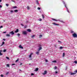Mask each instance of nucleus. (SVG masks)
Returning a JSON list of instances; mask_svg holds the SVG:
<instances>
[{
	"mask_svg": "<svg viewBox=\"0 0 77 77\" xmlns=\"http://www.w3.org/2000/svg\"><path fill=\"white\" fill-rule=\"evenodd\" d=\"M15 63L12 64V65H15Z\"/></svg>",
	"mask_w": 77,
	"mask_h": 77,
	"instance_id": "obj_52",
	"label": "nucleus"
},
{
	"mask_svg": "<svg viewBox=\"0 0 77 77\" xmlns=\"http://www.w3.org/2000/svg\"><path fill=\"white\" fill-rule=\"evenodd\" d=\"M18 11V10H14V12H17Z\"/></svg>",
	"mask_w": 77,
	"mask_h": 77,
	"instance_id": "obj_18",
	"label": "nucleus"
},
{
	"mask_svg": "<svg viewBox=\"0 0 77 77\" xmlns=\"http://www.w3.org/2000/svg\"><path fill=\"white\" fill-rule=\"evenodd\" d=\"M4 22H5V20H4Z\"/></svg>",
	"mask_w": 77,
	"mask_h": 77,
	"instance_id": "obj_62",
	"label": "nucleus"
},
{
	"mask_svg": "<svg viewBox=\"0 0 77 77\" xmlns=\"http://www.w3.org/2000/svg\"><path fill=\"white\" fill-rule=\"evenodd\" d=\"M42 35H39L40 38H41L42 37Z\"/></svg>",
	"mask_w": 77,
	"mask_h": 77,
	"instance_id": "obj_35",
	"label": "nucleus"
},
{
	"mask_svg": "<svg viewBox=\"0 0 77 77\" xmlns=\"http://www.w3.org/2000/svg\"><path fill=\"white\" fill-rule=\"evenodd\" d=\"M38 69H39L38 68H36L35 69V71H38Z\"/></svg>",
	"mask_w": 77,
	"mask_h": 77,
	"instance_id": "obj_15",
	"label": "nucleus"
},
{
	"mask_svg": "<svg viewBox=\"0 0 77 77\" xmlns=\"http://www.w3.org/2000/svg\"><path fill=\"white\" fill-rule=\"evenodd\" d=\"M27 31L28 32H31V29H27Z\"/></svg>",
	"mask_w": 77,
	"mask_h": 77,
	"instance_id": "obj_10",
	"label": "nucleus"
},
{
	"mask_svg": "<svg viewBox=\"0 0 77 77\" xmlns=\"http://www.w3.org/2000/svg\"><path fill=\"white\" fill-rule=\"evenodd\" d=\"M52 62H53V63H56V62H57V61L56 60H54V61H52Z\"/></svg>",
	"mask_w": 77,
	"mask_h": 77,
	"instance_id": "obj_13",
	"label": "nucleus"
},
{
	"mask_svg": "<svg viewBox=\"0 0 77 77\" xmlns=\"http://www.w3.org/2000/svg\"><path fill=\"white\" fill-rule=\"evenodd\" d=\"M22 65V63H20V65Z\"/></svg>",
	"mask_w": 77,
	"mask_h": 77,
	"instance_id": "obj_58",
	"label": "nucleus"
},
{
	"mask_svg": "<svg viewBox=\"0 0 77 77\" xmlns=\"http://www.w3.org/2000/svg\"><path fill=\"white\" fill-rule=\"evenodd\" d=\"M6 49L4 50L3 52H6Z\"/></svg>",
	"mask_w": 77,
	"mask_h": 77,
	"instance_id": "obj_31",
	"label": "nucleus"
},
{
	"mask_svg": "<svg viewBox=\"0 0 77 77\" xmlns=\"http://www.w3.org/2000/svg\"><path fill=\"white\" fill-rule=\"evenodd\" d=\"M0 55H3V54L1 53L0 54Z\"/></svg>",
	"mask_w": 77,
	"mask_h": 77,
	"instance_id": "obj_55",
	"label": "nucleus"
},
{
	"mask_svg": "<svg viewBox=\"0 0 77 77\" xmlns=\"http://www.w3.org/2000/svg\"><path fill=\"white\" fill-rule=\"evenodd\" d=\"M77 72V70H76L75 71H74V72H71L70 73V75H75Z\"/></svg>",
	"mask_w": 77,
	"mask_h": 77,
	"instance_id": "obj_1",
	"label": "nucleus"
},
{
	"mask_svg": "<svg viewBox=\"0 0 77 77\" xmlns=\"http://www.w3.org/2000/svg\"><path fill=\"white\" fill-rule=\"evenodd\" d=\"M52 24H53L55 26H59V24H57V23H52Z\"/></svg>",
	"mask_w": 77,
	"mask_h": 77,
	"instance_id": "obj_5",
	"label": "nucleus"
},
{
	"mask_svg": "<svg viewBox=\"0 0 77 77\" xmlns=\"http://www.w3.org/2000/svg\"><path fill=\"white\" fill-rule=\"evenodd\" d=\"M22 33L23 34V35H27V32L26 31H23L22 32Z\"/></svg>",
	"mask_w": 77,
	"mask_h": 77,
	"instance_id": "obj_4",
	"label": "nucleus"
},
{
	"mask_svg": "<svg viewBox=\"0 0 77 77\" xmlns=\"http://www.w3.org/2000/svg\"><path fill=\"white\" fill-rule=\"evenodd\" d=\"M65 52H63V57H64V56H65Z\"/></svg>",
	"mask_w": 77,
	"mask_h": 77,
	"instance_id": "obj_16",
	"label": "nucleus"
},
{
	"mask_svg": "<svg viewBox=\"0 0 77 77\" xmlns=\"http://www.w3.org/2000/svg\"><path fill=\"white\" fill-rule=\"evenodd\" d=\"M3 40L4 41H6V39H5V38H3Z\"/></svg>",
	"mask_w": 77,
	"mask_h": 77,
	"instance_id": "obj_49",
	"label": "nucleus"
},
{
	"mask_svg": "<svg viewBox=\"0 0 77 77\" xmlns=\"http://www.w3.org/2000/svg\"><path fill=\"white\" fill-rule=\"evenodd\" d=\"M6 33V32L5 31V32H3V33Z\"/></svg>",
	"mask_w": 77,
	"mask_h": 77,
	"instance_id": "obj_48",
	"label": "nucleus"
},
{
	"mask_svg": "<svg viewBox=\"0 0 77 77\" xmlns=\"http://www.w3.org/2000/svg\"><path fill=\"white\" fill-rule=\"evenodd\" d=\"M2 2V0H0V2Z\"/></svg>",
	"mask_w": 77,
	"mask_h": 77,
	"instance_id": "obj_60",
	"label": "nucleus"
},
{
	"mask_svg": "<svg viewBox=\"0 0 77 77\" xmlns=\"http://www.w3.org/2000/svg\"><path fill=\"white\" fill-rule=\"evenodd\" d=\"M9 33L11 34L12 35H14V32H13V31H12L11 32H10Z\"/></svg>",
	"mask_w": 77,
	"mask_h": 77,
	"instance_id": "obj_7",
	"label": "nucleus"
},
{
	"mask_svg": "<svg viewBox=\"0 0 77 77\" xmlns=\"http://www.w3.org/2000/svg\"><path fill=\"white\" fill-rule=\"evenodd\" d=\"M45 62H48V60H45Z\"/></svg>",
	"mask_w": 77,
	"mask_h": 77,
	"instance_id": "obj_42",
	"label": "nucleus"
},
{
	"mask_svg": "<svg viewBox=\"0 0 77 77\" xmlns=\"http://www.w3.org/2000/svg\"><path fill=\"white\" fill-rule=\"evenodd\" d=\"M11 2H15V1H14L11 0Z\"/></svg>",
	"mask_w": 77,
	"mask_h": 77,
	"instance_id": "obj_53",
	"label": "nucleus"
},
{
	"mask_svg": "<svg viewBox=\"0 0 77 77\" xmlns=\"http://www.w3.org/2000/svg\"><path fill=\"white\" fill-rule=\"evenodd\" d=\"M31 75H34V74L32 73H31Z\"/></svg>",
	"mask_w": 77,
	"mask_h": 77,
	"instance_id": "obj_40",
	"label": "nucleus"
},
{
	"mask_svg": "<svg viewBox=\"0 0 77 77\" xmlns=\"http://www.w3.org/2000/svg\"><path fill=\"white\" fill-rule=\"evenodd\" d=\"M10 12H11V13H13V12H14V11H13V10H11L10 11Z\"/></svg>",
	"mask_w": 77,
	"mask_h": 77,
	"instance_id": "obj_29",
	"label": "nucleus"
},
{
	"mask_svg": "<svg viewBox=\"0 0 77 77\" xmlns=\"http://www.w3.org/2000/svg\"><path fill=\"white\" fill-rule=\"evenodd\" d=\"M41 45H39L38 46V47H41Z\"/></svg>",
	"mask_w": 77,
	"mask_h": 77,
	"instance_id": "obj_50",
	"label": "nucleus"
},
{
	"mask_svg": "<svg viewBox=\"0 0 77 77\" xmlns=\"http://www.w3.org/2000/svg\"><path fill=\"white\" fill-rule=\"evenodd\" d=\"M19 32L18 29H17L15 31V33H17V32Z\"/></svg>",
	"mask_w": 77,
	"mask_h": 77,
	"instance_id": "obj_12",
	"label": "nucleus"
},
{
	"mask_svg": "<svg viewBox=\"0 0 77 77\" xmlns=\"http://www.w3.org/2000/svg\"><path fill=\"white\" fill-rule=\"evenodd\" d=\"M6 59H8V60L9 59V57H6Z\"/></svg>",
	"mask_w": 77,
	"mask_h": 77,
	"instance_id": "obj_33",
	"label": "nucleus"
},
{
	"mask_svg": "<svg viewBox=\"0 0 77 77\" xmlns=\"http://www.w3.org/2000/svg\"><path fill=\"white\" fill-rule=\"evenodd\" d=\"M0 8H2V5H0Z\"/></svg>",
	"mask_w": 77,
	"mask_h": 77,
	"instance_id": "obj_46",
	"label": "nucleus"
},
{
	"mask_svg": "<svg viewBox=\"0 0 77 77\" xmlns=\"http://www.w3.org/2000/svg\"><path fill=\"white\" fill-rule=\"evenodd\" d=\"M54 21H58L57 20H56L54 19H52Z\"/></svg>",
	"mask_w": 77,
	"mask_h": 77,
	"instance_id": "obj_21",
	"label": "nucleus"
},
{
	"mask_svg": "<svg viewBox=\"0 0 77 77\" xmlns=\"http://www.w3.org/2000/svg\"><path fill=\"white\" fill-rule=\"evenodd\" d=\"M35 35H32V36L31 38H33L34 37H35Z\"/></svg>",
	"mask_w": 77,
	"mask_h": 77,
	"instance_id": "obj_25",
	"label": "nucleus"
},
{
	"mask_svg": "<svg viewBox=\"0 0 77 77\" xmlns=\"http://www.w3.org/2000/svg\"><path fill=\"white\" fill-rule=\"evenodd\" d=\"M57 69V67L56 66H55L54 67V69Z\"/></svg>",
	"mask_w": 77,
	"mask_h": 77,
	"instance_id": "obj_28",
	"label": "nucleus"
},
{
	"mask_svg": "<svg viewBox=\"0 0 77 77\" xmlns=\"http://www.w3.org/2000/svg\"><path fill=\"white\" fill-rule=\"evenodd\" d=\"M63 3L64 5H65V7H66V10H67V12H69V11L68 10V8H67V7H66V4H65V3L64 2H63Z\"/></svg>",
	"mask_w": 77,
	"mask_h": 77,
	"instance_id": "obj_2",
	"label": "nucleus"
},
{
	"mask_svg": "<svg viewBox=\"0 0 77 77\" xmlns=\"http://www.w3.org/2000/svg\"><path fill=\"white\" fill-rule=\"evenodd\" d=\"M19 60L18 59H17V60H16V62H18V61Z\"/></svg>",
	"mask_w": 77,
	"mask_h": 77,
	"instance_id": "obj_38",
	"label": "nucleus"
},
{
	"mask_svg": "<svg viewBox=\"0 0 77 77\" xmlns=\"http://www.w3.org/2000/svg\"><path fill=\"white\" fill-rule=\"evenodd\" d=\"M3 26H0V29H1V28H3Z\"/></svg>",
	"mask_w": 77,
	"mask_h": 77,
	"instance_id": "obj_44",
	"label": "nucleus"
},
{
	"mask_svg": "<svg viewBox=\"0 0 77 77\" xmlns=\"http://www.w3.org/2000/svg\"><path fill=\"white\" fill-rule=\"evenodd\" d=\"M38 20L40 21H42V19H40V20L38 19Z\"/></svg>",
	"mask_w": 77,
	"mask_h": 77,
	"instance_id": "obj_47",
	"label": "nucleus"
},
{
	"mask_svg": "<svg viewBox=\"0 0 77 77\" xmlns=\"http://www.w3.org/2000/svg\"><path fill=\"white\" fill-rule=\"evenodd\" d=\"M6 6L8 7L9 6V4H6Z\"/></svg>",
	"mask_w": 77,
	"mask_h": 77,
	"instance_id": "obj_32",
	"label": "nucleus"
},
{
	"mask_svg": "<svg viewBox=\"0 0 77 77\" xmlns=\"http://www.w3.org/2000/svg\"><path fill=\"white\" fill-rule=\"evenodd\" d=\"M59 21H60V22H61V23H65V22H64L63 21H62V20H59Z\"/></svg>",
	"mask_w": 77,
	"mask_h": 77,
	"instance_id": "obj_14",
	"label": "nucleus"
},
{
	"mask_svg": "<svg viewBox=\"0 0 77 77\" xmlns=\"http://www.w3.org/2000/svg\"><path fill=\"white\" fill-rule=\"evenodd\" d=\"M58 42H60V43L62 42H61L60 41H59V40H58Z\"/></svg>",
	"mask_w": 77,
	"mask_h": 77,
	"instance_id": "obj_45",
	"label": "nucleus"
},
{
	"mask_svg": "<svg viewBox=\"0 0 77 77\" xmlns=\"http://www.w3.org/2000/svg\"><path fill=\"white\" fill-rule=\"evenodd\" d=\"M7 66H8V67H9V64H7L6 65Z\"/></svg>",
	"mask_w": 77,
	"mask_h": 77,
	"instance_id": "obj_30",
	"label": "nucleus"
},
{
	"mask_svg": "<svg viewBox=\"0 0 77 77\" xmlns=\"http://www.w3.org/2000/svg\"><path fill=\"white\" fill-rule=\"evenodd\" d=\"M29 65H31V64L30 63V64H29Z\"/></svg>",
	"mask_w": 77,
	"mask_h": 77,
	"instance_id": "obj_64",
	"label": "nucleus"
},
{
	"mask_svg": "<svg viewBox=\"0 0 77 77\" xmlns=\"http://www.w3.org/2000/svg\"><path fill=\"white\" fill-rule=\"evenodd\" d=\"M6 36H10V34H7L6 35Z\"/></svg>",
	"mask_w": 77,
	"mask_h": 77,
	"instance_id": "obj_17",
	"label": "nucleus"
},
{
	"mask_svg": "<svg viewBox=\"0 0 77 77\" xmlns=\"http://www.w3.org/2000/svg\"><path fill=\"white\" fill-rule=\"evenodd\" d=\"M54 46L55 47H56V45H55Z\"/></svg>",
	"mask_w": 77,
	"mask_h": 77,
	"instance_id": "obj_61",
	"label": "nucleus"
},
{
	"mask_svg": "<svg viewBox=\"0 0 77 77\" xmlns=\"http://www.w3.org/2000/svg\"><path fill=\"white\" fill-rule=\"evenodd\" d=\"M47 73V71H45L44 73H43L42 74L43 75H45V74H46Z\"/></svg>",
	"mask_w": 77,
	"mask_h": 77,
	"instance_id": "obj_8",
	"label": "nucleus"
},
{
	"mask_svg": "<svg viewBox=\"0 0 77 77\" xmlns=\"http://www.w3.org/2000/svg\"><path fill=\"white\" fill-rule=\"evenodd\" d=\"M14 8H17V6H14L13 7Z\"/></svg>",
	"mask_w": 77,
	"mask_h": 77,
	"instance_id": "obj_41",
	"label": "nucleus"
},
{
	"mask_svg": "<svg viewBox=\"0 0 77 77\" xmlns=\"http://www.w3.org/2000/svg\"><path fill=\"white\" fill-rule=\"evenodd\" d=\"M36 54H39V52H36Z\"/></svg>",
	"mask_w": 77,
	"mask_h": 77,
	"instance_id": "obj_37",
	"label": "nucleus"
},
{
	"mask_svg": "<svg viewBox=\"0 0 77 77\" xmlns=\"http://www.w3.org/2000/svg\"><path fill=\"white\" fill-rule=\"evenodd\" d=\"M24 28H26L27 27V25H26L24 26Z\"/></svg>",
	"mask_w": 77,
	"mask_h": 77,
	"instance_id": "obj_43",
	"label": "nucleus"
},
{
	"mask_svg": "<svg viewBox=\"0 0 77 77\" xmlns=\"http://www.w3.org/2000/svg\"><path fill=\"white\" fill-rule=\"evenodd\" d=\"M37 9H38V10H40V9H41V8H40V7H38L37 8Z\"/></svg>",
	"mask_w": 77,
	"mask_h": 77,
	"instance_id": "obj_26",
	"label": "nucleus"
},
{
	"mask_svg": "<svg viewBox=\"0 0 77 77\" xmlns=\"http://www.w3.org/2000/svg\"><path fill=\"white\" fill-rule=\"evenodd\" d=\"M42 47H40L39 48L38 50V51H40V50H42Z\"/></svg>",
	"mask_w": 77,
	"mask_h": 77,
	"instance_id": "obj_11",
	"label": "nucleus"
},
{
	"mask_svg": "<svg viewBox=\"0 0 77 77\" xmlns=\"http://www.w3.org/2000/svg\"><path fill=\"white\" fill-rule=\"evenodd\" d=\"M5 44V42H2V44L1 45V46H2V45H3L4 44Z\"/></svg>",
	"mask_w": 77,
	"mask_h": 77,
	"instance_id": "obj_23",
	"label": "nucleus"
},
{
	"mask_svg": "<svg viewBox=\"0 0 77 77\" xmlns=\"http://www.w3.org/2000/svg\"><path fill=\"white\" fill-rule=\"evenodd\" d=\"M66 69H67V67H66Z\"/></svg>",
	"mask_w": 77,
	"mask_h": 77,
	"instance_id": "obj_59",
	"label": "nucleus"
},
{
	"mask_svg": "<svg viewBox=\"0 0 77 77\" xmlns=\"http://www.w3.org/2000/svg\"><path fill=\"white\" fill-rule=\"evenodd\" d=\"M36 4H37V5L39 4V2H38V1H36Z\"/></svg>",
	"mask_w": 77,
	"mask_h": 77,
	"instance_id": "obj_19",
	"label": "nucleus"
},
{
	"mask_svg": "<svg viewBox=\"0 0 77 77\" xmlns=\"http://www.w3.org/2000/svg\"><path fill=\"white\" fill-rule=\"evenodd\" d=\"M8 73H9V72H8L6 73V74H8Z\"/></svg>",
	"mask_w": 77,
	"mask_h": 77,
	"instance_id": "obj_57",
	"label": "nucleus"
},
{
	"mask_svg": "<svg viewBox=\"0 0 77 77\" xmlns=\"http://www.w3.org/2000/svg\"><path fill=\"white\" fill-rule=\"evenodd\" d=\"M19 71H21V69H19Z\"/></svg>",
	"mask_w": 77,
	"mask_h": 77,
	"instance_id": "obj_63",
	"label": "nucleus"
},
{
	"mask_svg": "<svg viewBox=\"0 0 77 77\" xmlns=\"http://www.w3.org/2000/svg\"><path fill=\"white\" fill-rule=\"evenodd\" d=\"M21 25L22 26H24V25H23V24H21Z\"/></svg>",
	"mask_w": 77,
	"mask_h": 77,
	"instance_id": "obj_54",
	"label": "nucleus"
},
{
	"mask_svg": "<svg viewBox=\"0 0 77 77\" xmlns=\"http://www.w3.org/2000/svg\"><path fill=\"white\" fill-rule=\"evenodd\" d=\"M26 8L28 10L30 9V8H29V7L28 6L26 7Z\"/></svg>",
	"mask_w": 77,
	"mask_h": 77,
	"instance_id": "obj_20",
	"label": "nucleus"
},
{
	"mask_svg": "<svg viewBox=\"0 0 77 77\" xmlns=\"http://www.w3.org/2000/svg\"><path fill=\"white\" fill-rule=\"evenodd\" d=\"M57 72H55V73L57 74Z\"/></svg>",
	"mask_w": 77,
	"mask_h": 77,
	"instance_id": "obj_56",
	"label": "nucleus"
},
{
	"mask_svg": "<svg viewBox=\"0 0 77 77\" xmlns=\"http://www.w3.org/2000/svg\"><path fill=\"white\" fill-rule=\"evenodd\" d=\"M3 51L2 50H0V54Z\"/></svg>",
	"mask_w": 77,
	"mask_h": 77,
	"instance_id": "obj_34",
	"label": "nucleus"
},
{
	"mask_svg": "<svg viewBox=\"0 0 77 77\" xmlns=\"http://www.w3.org/2000/svg\"><path fill=\"white\" fill-rule=\"evenodd\" d=\"M42 16L43 19H44V15L43 14H42Z\"/></svg>",
	"mask_w": 77,
	"mask_h": 77,
	"instance_id": "obj_27",
	"label": "nucleus"
},
{
	"mask_svg": "<svg viewBox=\"0 0 77 77\" xmlns=\"http://www.w3.org/2000/svg\"><path fill=\"white\" fill-rule=\"evenodd\" d=\"M74 63H77V61H75L74 62Z\"/></svg>",
	"mask_w": 77,
	"mask_h": 77,
	"instance_id": "obj_39",
	"label": "nucleus"
},
{
	"mask_svg": "<svg viewBox=\"0 0 77 77\" xmlns=\"http://www.w3.org/2000/svg\"><path fill=\"white\" fill-rule=\"evenodd\" d=\"M19 48H21V49H23V46H21V45H20L19 46Z\"/></svg>",
	"mask_w": 77,
	"mask_h": 77,
	"instance_id": "obj_6",
	"label": "nucleus"
},
{
	"mask_svg": "<svg viewBox=\"0 0 77 77\" xmlns=\"http://www.w3.org/2000/svg\"><path fill=\"white\" fill-rule=\"evenodd\" d=\"M1 75V77H3V75Z\"/></svg>",
	"mask_w": 77,
	"mask_h": 77,
	"instance_id": "obj_51",
	"label": "nucleus"
},
{
	"mask_svg": "<svg viewBox=\"0 0 77 77\" xmlns=\"http://www.w3.org/2000/svg\"><path fill=\"white\" fill-rule=\"evenodd\" d=\"M62 48H63V47H62L61 46L60 47V49H62Z\"/></svg>",
	"mask_w": 77,
	"mask_h": 77,
	"instance_id": "obj_36",
	"label": "nucleus"
},
{
	"mask_svg": "<svg viewBox=\"0 0 77 77\" xmlns=\"http://www.w3.org/2000/svg\"><path fill=\"white\" fill-rule=\"evenodd\" d=\"M32 54H33V53H31L29 55V58L32 57Z\"/></svg>",
	"mask_w": 77,
	"mask_h": 77,
	"instance_id": "obj_9",
	"label": "nucleus"
},
{
	"mask_svg": "<svg viewBox=\"0 0 77 77\" xmlns=\"http://www.w3.org/2000/svg\"><path fill=\"white\" fill-rule=\"evenodd\" d=\"M17 35H18V36L19 37L20 36V34L19 33L17 34Z\"/></svg>",
	"mask_w": 77,
	"mask_h": 77,
	"instance_id": "obj_24",
	"label": "nucleus"
},
{
	"mask_svg": "<svg viewBox=\"0 0 77 77\" xmlns=\"http://www.w3.org/2000/svg\"><path fill=\"white\" fill-rule=\"evenodd\" d=\"M72 35L73 37H74V38H77V35L75 33H74Z\"/></svg>",
	"mask_w": 77,
	"mask_h": 77,
	"instance_id": "obj_3",
	"label": "nucleus"
},
{
	"mask_svg": "<svg viewBox=\"0 0 77 77\" xmlns=\"http://www.w3.org/2000/svg\"><path fill=\"white\" fill-rule=\"evenodd\" d=\"M71 33H74V31L72 30H71Z\"/></svg>",
	"mask_w": 77,
	"mask_h": 77,
	"instance_id": "obj_22",
	"label": "nucleus"
}]
</instances>
